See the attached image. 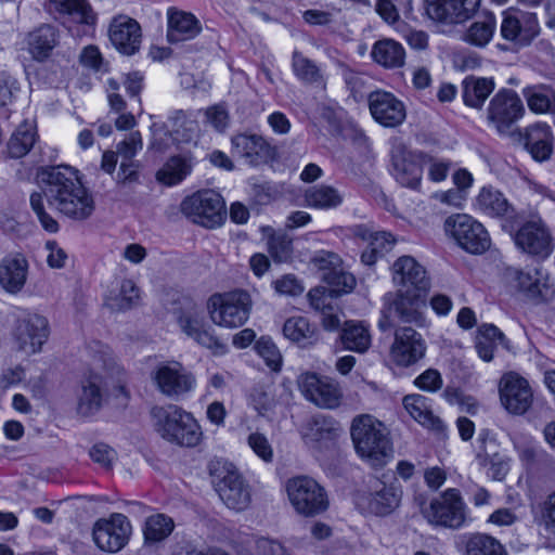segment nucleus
<instances>
[{
    "label": "nucleus",
    "mask_w": 555,
    "mask_h": 555,
    "mask_svg": "<svg viewBox=\"0 0 555 555\" xmlns=\"http://www.w3.org/2000/svg\"><path fill=\"white\" fill-rule=\"evenodd\" d=\"M38 178L43 184V194L49 205L61 215L75 221H83L92 216L95 209L93 196L82 185L74 168H43Z\"/></svg>",
    "instance_id": "f257e3e1"
},
{
    "label": "nucleus",
    "mask_w": 555,
    "mask_h": 555,
    "mask_svg": "<svg viewBox=\"0 0 555 555\" xmlns=\"http://www.w3.org/2000/svg\"><path fill=\"white\" fill-rule=\"evenodd\" d=\"M89 374L81 383V392L78 397L77 411L88 416L99 411L103 401V387L109 383L122 389L124 370L116 363L108 347L96 344L90 350Z\"/></svg>",
    "instance_id": "f03ea898"
},
{
    "label": "nucleus",
    "mask_w": 555,
    "mask_h": 555,
    "mask_svg": "<svg viewBox=\"0 0 555 555\" xmlns=\"http://www.w3.org/2000/svg\"><path fill=\"white\" fill-rule=\"evenodd\" d=\"M350 437L360 459L372 467L385 466L393 455L390 434L386 425L371 414L353 417Z\"/></svg>",
    "instance_id": "7ed1b4c3"
},
{
    "label": "nucleus",
    "mask_w": 555,
    "mask_h": 555,
    "mask_svg": "<svg viewBox=\"0 0 555 555\" xmlns=\"http://www.w3.org/2000/svg\"><path fill=\"white\" fill-rule=\"evenodd\" d=\"M151 417L155 431L166 441L193 448L203 439L202 427L191 412L177 404L154 406Z\"/></svg>",
    "instance_id": "20e7f679"
},
{
    "label": "nucleus",
    "mask_w": 555,
    "mask_h": 555,
    "mask_svg": "<svg viewBox=\"0 0 555 555\" xmlns=\"http://www.w3.org/2000/svg\"><path fill=\"white\" fill-rule=\"evenodd\" d=\"M415 502L423 517L433 526L460 529L470 521L468 507L455 488L447 489L428 504L423 495L416 496Z\"/></svg>",
    "instance_id": "39448f33"
},
{
    "label": "nucleus",
    "mask_w": 555,
    "mask_h": 555,
    "mask_svg": "<svg viewBox=\"0 0 555 555\" xmlns=\"http://www.w3.org/2000/svg\"><path fill=\"white\" fill-rule=\"evenodd\" d=\"M251 307L250 295L242 289L214 294L207 301L211 321L225 328L244 325L249 318Z\"/></svg>",
    "instance_id": "423d86ee"
},
{
    "label": "nucleus",
    "mask_w": 555,
    "mask_h": 555,
    "mask_svg": "<svg viewBox=\"0 0 555 555\" xmlns=\"http://www.w3.org/2000/svg\"><path fill=\"white\" fill-rule=\"evenodd\" d=\"M291 505L297 514L313 517L325 512L328 507V498L325 489L313 478L296 476L289 478L285 485Z\"/></svg>",
    "instance_id": "0eeeda50"
},
{
    "label": "nucleus",
    "mask_w": 555,
    "mask_h": 555,
    "mask_svg": "<svg viewBox=\"0 0 555 555\" xmlns=\"http://www.w3.org/2000/svg\"><path fill=\"white\" fill-rule=\"evenodd\" d=\"M181 211L192 222L208 229L220 227L227 216L224 199L212 190L198 191L185 197Z\"/></svg>",
    "instance_id": "6e6552de"
},
{
    "label": "nucleus",
    "mask_w": 555,
    "mask_h": 555,
    "mask_svg": "<svg viewBox=\"0 0 555 555\" xmlns=\"http://www.w3.org/2000/svg\"><path fill=\"white\" fill-rule=\"evenodd\" d=\"M526 114L519 94L509 88H501L490 99L487 107V120L500 134L511 133L512 127Z\"/></svg>",
    "instance_id": "1a4fd4ad"
},
{
    "label": "nucleus",
    "mask_w": 555,
    "mask_h": 555,
    "mask_svg": "<svg viewBox=\"0 0 555 555\" xmlns=\"http://www.w3.org/2000/svg\"><path fill=\"white\" fill-rule=\"evenodd\" d=\"M444 230L463 249L470 254H482L489 249L491 238L481 222L466 214L447 218Z\"/></svg>",
    "instance_id": "9d476101"
},
{
    "label": "nucleus",
    "mask_w": 555,
    "mask_h": 555,
    "mask_svg": "<svg viewBox=\"0 0 555 555\" xmlns=\"http://www.w3.org/2000/svg\"><path fill=\"white\" fill-rule=\"evenodd\" d=\"M151 377L157 390L170 399L183 398L196 388L195 375L177 361L160 363Z\"/></svg>",
    "instance_id": "9b49d317"
},
{
    "label": "nucleus",
    "mask_w": 555,
    "mask_h": 555,
    "mask_svg": "<svg viewBox=\"0 0 555 555\" xmlns=\"http://www.w3.org/2000/svg\"><path fill=\"white\" fill-rule=\"evenodd\" d=\"M12 335L17 351L34 356L41 352L49 338V322L43 315L28 313L17 320Z\"/></svg>",
    "instance_id": "f8f14e48"
},
{
    "label": "nucleus",
    "mask_w": 555,
    "mask_h": 555,
    "mask_svg": "<svg viewBox=\"0 0 555 555\" xmlns=\"http://www.w3.org/2000/svg\"><path fill=\"white\" fill-rule=\"evenodd\" d=\"M310 263L336 296L350 293L354 288L356 279L347 271L339 255L328 250H319L313 255Z\"/></svg>",
    "instance_id": "ddd939ff"
},
{
    "label": "nucleus",
    "mask_w": 555,
    "mask_h": 555,
    "mask_svg": "<svg viewBox=\"0 0 555 555\" xmlns=\"http://www.w3.org/2000/svg\"><path fill=\"white\" fill-rule=\"evenodd\" d=\"M132 527L129 519L119 513L95 521L92 537L95 545L104 552L117 553L128 543Z\"/></svg>",
    "instance_id": "4468645a"
},
{
    "label": "nucleus",
    "mask_w": 555,
    "mask_h": 555,
    "mask_svg": "<svg viewBox=\"0 0 555 555\" xmlns=\"http://www.w3.org/2000/svg\"><path fill=\"white\" fill-rule=\"evenodd\" d=\"M515 245L524 253L546 258L553 251L552 235L543 219L533 215L513 236Z\"/></svg>",
    "instance_id": "2eb2a0df"
},
{
    "label": "nucleus",
    "mask_w": 555,
    "mask_h": 555,
    "mask_svg": "<svg viewBox=\"0 0 555 555\" xmlns=\"http://www.w3.org/2000/svg\"><path fill=\"white\" fill-rule=\"evenodd\" d=\"M500 401L513 415H524L533 403V390L529 382L516 372L505 373L499 383Z\"/></svg>",
    "instance_id": "dca6fc26"
},
{
    "label": "nucleus",
    "mask_w": 555,
    "mask_h": 555,
    "mask_svg": "<svg viewBox=\"0 0 555 555\" xmlns=\"http://www.w3.org/2000/svg\"><path fill=\"white\" fill-rule=\"evenodd\" d=\"M501 35L505 40L530 43L540 33L534 13L508 9L502 14Z\"/></svg>",
    "instance_id": "f3484780"
},
{
    "label": "nucleus",
    "mask_w": 555,
    "mask_h": 555,
    "mask_svg": "<svg viewBox=\"0 0 555 555\" xmlns=\"http://www.w3.org/2000/svg\"><path fill=\"white\" fill-rule=\"evenodd\" d=\"M221 501L236 512L245 511L251 502V489L235 467L225 469L216 488Z\"/></svg>",
    "instance_id": "a211bd4d"
},
{
    "label": "nucleus",
    "mask_w": 555,
    "mask_h": 555,
    "mask_svg": "<svg viewBox=\"0 0 555 555\" xmlns=\"http://www.w3.org/2000/svg\"><path fill=\"white\" fill-rule=\"evenodd\" d=\"M367 101L372 117L383 127H398L406 118L404 103L391 92L384 90L373 91L370 93Z\"/></svg>",
    "instance_id": "6ab92c4d"
},
{
    "label": "nucleus",
    "mask_w": 555,
    "mask_h": 555,
    "mask_svg": "<svg viewBox=\"0 0 555 555\" xmlns=\"http://www.w3.org/2000/svg\"><path fill=\"white\" fill-rule=\"evenodd\" d=\"M178 324L181 331L199 346L218 356L227 352V346L214 334V330L206 323L202 312L185 311L179 317Z\"/></svg>",
    "instance_id": "aec40b11"
},
{
    "label": "nucleus",
    "mask_w": 555,
    "mask_h": 555,
    "mask_svg": "<svg viewBox=\"0 0 555 555\" xmlns=\"http://www.w3.org/2000/svg\"><path fill=\"white\" fill-rule=\"evenodd\" d=\"M426 343L422 335L410 326L398 327L390 347L391 360L400 366H410L425 356Z\"/></svg>",
    "instance_id": "412c9836"
},
{
    "label": "nucleus",
    "mask_w": 555,
    "mask_h": 555,
    "mask_svg": "<svg viewBox=\"0 0 555 555\" xmlns=\"http://www.w3.org/2000/svg\"><path fill=\"white\" fill-rule=\"evenodd\" d=\"M426 13L433 21L457 24L475 15L480 0H425Z\"/></svg>",
    "instance_id": "4be33fe9"
},
{
    "label": "nucleus",
    "mask_w": 555,
    "mask_h": 555,
    "mask_svg": "<svg viewBox=\"0 0 555 555\" xmlns=\"http://www.w3.org/2000/svg\"><path fill=\"white\" fill-rule=\"evenodd\" d=\"M298 384L305 397L320 408L335 409L340 404L341 391L333 380L305 373L300 375Z\"/></svg>",
    "instance_id": "5701e85b"
},
{
    "label": "nucleus",
    "mask_w": 555,
    "mask_h": 555,
    "mask_svg": "<svg viewBox=\"0 0 555 555\" xmlns=\"http://www.w3.org/2000/svg\"><path fill=\"white\" fill-rule=\"evenodd\" d=\"M402 494V487L399 483L387 485L376 481L361 498V505L376 516H387L399 507Z\"/></svg>",
    "instance_id": "b1692460"
},
{
    "label": "nucleus",
    "mask_w": 555,
    "mask_h": 555,
    "mask_svg": "<svg viewBox=\"0 0 555 555\" xmlns=\"http://www.w3.org/2000/svg\"><path fill=\"white\" fill-rule=\"evenodd\" d=\"M393 282L398 291L405 293H425L429 288L426 271L413 257H400L393 263Z\"/></svg>",
    "instance_id": "393cba45"
},
{
    "label": "nucleus",
    "mask_w": 555,
    "mask_h": 555,
    "mask_svg": "<svg viewBox=\"0 0 555 555\" xmlns=\"http://www.w3.org/2000/svg\"><path fill=\"white\" fill-rule=\"evenodd\" d=\"M337 431L338 428L333 418L318 414L302 425L300 434L307 447L321 451L334 444Z\"/></svg>",
    "instance_id": "a878e982"
},
{
    "label": "nucleus",
    "mask_w": 555,
    "mask_h": 555,
    "mask_svg": "<svg viewBox=\"0 0 555 555\" xmlns=\"http://www.w3.org/2000/svg\"><path fill=\"white\" fill-rule=\"evenodd\" d=\"M141 26L127 15L116 16L109 26V39L121 53L134 54L141 43Z\"/></svg>",
    "instance_id": "bb28decb"
},
{
    "label": "nucleus",
    "mask_w": 555,
    "mask_h": 555,
    "mask_svg": "<svg viewBox=\"0 0 555 555\" xmlns=\"http://www.w3.org/2000/svg\"><path fill=\"white\" fill-rule=\"evenodd\" d=\"M201 31L202 24L194 14L176 8L167 10V39L170 43L192 40Z\"/></svg>",
    "instance_id": "cd10ccee"
},
{
    "label": "nucleus",
    "mask_w": 555,
    "mask_h": 555,
    "mask_svg": "<svg viewBox=\"0 0 555 555\" xmlns=\"http://www.w3.org/2000/svg\"><path fill=\"white\" fill-rule=\"evenodd\" d=\"M554 134L546 122H535L525 128L524 144L532 158L537 162L550 159L553 153Z\"/></svg>",
    "instance_id": "c85d7f7f"
},
{
    "label": "nucleus",
    "mask_w": 555,
    "mask_h": 555,
    "mask_svg": "<svg viewBox=\"0 0 555 555\" xmlns=\"http://www.w3.org/2000/svg\"><path fill=\"white\" fill-rule=\"evenodd\" d=\"M513 281L519 292L531 300L548 299L553 293L548 283V276L542 269L515 270Z\"/></svg>",
    "instance_id": "c756f323"
},
{
    "label": "nucleus",
    "mask_w": 555,
    "mask_h": 555,
    "mask_svg": "<svg viewBox=\"0 0 555 555\" xmlns=\"http://www.w3.org/2000/svg\"><path fill=\"white\" fill-rule=\"evenodd\" d=\"M474 206L477 211L491 218H509L514 215V207L506 196L491 185L479 190Z\"/></svg>",
    "instance_id": "7c9ffc66"
},
{
    "label": "nucleus",
    "mask_w": 555,
    "mask_h": 555,
    "mask_svg": "<svg viewBox=\"0 0 555 555\" xmlns=\"http://www.w3.org/2000/svg\"><path fill=\"white\" fill-rule=\"evenodd\" d=\"M422 156L410 152L397 151L392 154V175L403 186L416 189L421 184L423 168Z\"/></svg>",
    "instance_id": "2f4dec72"
},
{
    "label": "nucleus",
    "mask_w": 555,
    "mask_h": 555,
    "mask_svg": "<svg viewBox=\"0 0 555 555\" xmlns=\"http://www.w3.org/2000/svg\"><path fill=\"white\" fill-rule=\"evenodd\" d=\"M232 154L249 165H257L269 154L270 145L263 137L255 133H238L232 137Z\"/></svg>",
    "instance_id": "473e14b6"
},
{
    "label": "nucleus",
    "mask_w": 555,
    "mask_h": 555,
    "mask_svg": "<svg viewBox=\"0 0 555 555\" xmlns=\"http://www.w3.org/2000/svg\"><path fill=\"white\" fill-rule=\"evenodd\" d=\"M28 262L20 254L9 255L0 262V285L11 294L18 293L26 283Z\"/></svg>",
    "instance_id": "72a5a7b5"
},
{
    "label": "nucleus",
    "mask_w": 555,
    "mask_h": 555,
    "mask_svg": "<svg viewBox=\"0 0 555 555\" xmlns=\"http://www.w3.org/2000/svg\"><path fill=\"white\" fill-rule=\"evenodd\" d=\"M495 81L492 77L467 76L462 81V98L465 105L481 109L493 92Z\"/></svg>",
    "instance_id": "f704fd0d"
},
{
    "label": "nucleus",
    "mask_w": 555,
    "mask_h": 555,
    "mask_svg": "<svg viewBox=\"0 0 555 555\" xmlns=\"http://www.w3.org/2000/svg\"><path fill=\"white\" fill-rule=\"evenodd\" d=\"M423 293H405L398 291L397 297L389 310L393 312L401 322L423 325L425 318L421 311V296Z\"/></svg>",
    "instance_id": "c9c22d12"
},
{
    "label": "nucleus",
    "mask_w": 555,
    "mask_h": 555,
    "mask_svg": "<svg viewBox=\"0 0 555 555\" xmlns=\"http://www.w3.org/2000/svg\"><path fill=\"white\" fill-rule=\"evenodd\" d=\"M530 112L537 115H555V89L545 83L526 86L522 91Z\"/></svg>",
    "instance_id": "e433bc0d"
},
{
    "label": "nucleus",
    "mask_w": 555,
    "mask_h": 555,
    "mask_svg": "<svg viewBox=\"0 0 555 555\" xmlns=\"http://www.w3.org/2000/svg\"><path fill=\"white\" fill-rule=\"evenodd\" d=\"M496 20L491 12L480 14L462 35V40L476 48H485L492 40Z\"/></svg>",
    "instance_id": "4c0bfd02"
},
{
    "label": "nucleus",
    "mask_w": 555,
    "mask_h": 555,
    "mask_svg": "<svg viewBox=\"0 0 555 555\" xmlns=\"http://www.w3.org/2000/svg\"><path fill=\"white\" fill-rule=\"evenodd\" d=\"M56 43V29L51 25H42L28 35L27 50L35 60L43 61L51 54Z\"/></svg>",
    "instance_id": "58836bf2"
},
{
    "label": "nucleus",
    "mask_w": 555,
    "mask_h": 555,
    "mask_svg": "<svg viewBox=\"0 0 555 555\" xmlns=\"http://www.w3.org/2000/svg\"><path fill=\"white\" fill-rule=\"evenodd\" d=\"M505 335L493 324L479 326L475 337V349L478 357L485 362L493 360L494 350L499 344L506 345Z\"/></svg>",
    "instance_id": "ea45409f"
},
{
    "label": "nucleus",
    "mask_w": 555,
    "mask_h": 555,
    "mask_svg": "<svg viewBox=\"0 0 555 555\" xmlns=\"http://www.w3.org/2000/svg\"><path fill=\"white\" fill-rule=\"evenodd\" d=\"M345 349L364 353L372 344L369 326L362 321H347L340 335Z\"/></svg>",
    "instance_id": "a19ab883"
},
{
    "label": "nucleus",
    "mask_w": 555,
    "mask_h": 555,
    "mask_svg": "<svg viewBox=\"0 0 555 555\" xmlns=\"http://www.w3.org/2000/svg\"><path fill=\"white\" fill-rule=\"evenodd\" d=\"M141 295L137 284L129 279L120 282L117 291H111L105 299L106 306L113 311H127L140 304Z\"/></svg>",
    "instance_id": "79ce46f5"
},
{
    "label": "nucleus",
    "mask_w": 555,
    "mask_h": 555,
    "mask_svg": "<svg viewBox=\"0 0 555 555\" xmlns=\"http://www.w3.org/2000/svg\"><path fill=\"white\" fill-rule=\"evenodd\" d=\"M371 56L377 64L386 68H397L404 64L405 51L399 42L392 39H383L374 43Z\"/></svg>",
    "instance_id": "37998d69"
},
{
    "label": "nucleus",
    "mask_w": 555,
    "mask_h": 555,
    "mask_svg": "<svg viewBox=\"0 0 555 555\" xmlns=\"http://www.w3.org/2000/svg\"><path fill=\"white\" fill-rule=\"evenodd\" d=\"M403 406L410 416L422 426L440 429L441 421L436 417L428 404V399L421 395H409L403 398Z\"/></svg>",
    "instance_id": "c03bdc74"
},
{
    "label": "nucleus",
    "mask_w": 555,
    "mask_h": 555,
    "mask_svg": "<svg viewBox=\"0 0 555 555\" xmlns=\"http://www.w3.org/2000/svg\"><path fill=\"white\" fill-rule=\"evenodd\" d=\"M50 9L70 16L75 22L93 25L96 15L87 0H49Z\"/></svg>",
    "instance_id": "a18cd8bd"
},
{
    "label": "nucleus",
    "mask_w": 555,
    "mask_h": 555,
    "mask_svg": "<svg viewBox=\"0 0 555 555\" xmlns=\"http://www.w3.org/2000/svg\"><path fill=\"white\" fill-rule=\"evenodd\" d=\"M308 207L317 209H333L343 203V196L333 186L320 184L306 190L304 195Z\"/></svg>",
    "instance_id": "49530a36"
},
{
    "label": "nucleus",
    "mask_w": 555,
    "mask_h": 555,
    "mask_svg": "<svg viewBox=\"0 0 555 555\" xmlns=\"http://www.w3.org/2000/svg\"><path fill=\"white\" fill-rule=\"evenodd\" d=\"M35 141V125L30 121L22 122L8 142L9 155L13 158H21L25 156L34 146Z\"/></svg>",
    "instance_id": "de8ad7c7"
},
{
    "label": "nucleus",
    "mask_w": 555,
    "mask_h": 555,
    "mask_svg": "<svg viewBox=\"0 0 555 555\" xmlns=\"http://www.w3.org/2000/svg\"><path fill=\"white\" fill-rule=\"evenodd\" d=\"M466 555H508L505 546L487 533H473L465 543Z\"/></svg>",
    "instance_id": "09e8293b"
},
{
    "label": "nucleus",
    "mask_w": 555,
    "mask_h": 555,
    "mask_svg": "<svg viewBox=\"0 0 555 555\" xmlns=\"http://www.w3.org/2000/svg\"><path fill=\"white\" fill-rule=\"evenodd\" d=\"M175 528L173 520L165 514H155L146 518L143 534L149 543H157L167 539Z\"/></svg>",
    "instance_id": "8fccbe9b"
},
{
    "label": "nucleus",
    "mask_w": 555,
    "mask_h": 555,
    "mask_svg": "<svg viewBox=\"0 0 555 555\" xmlns=\"http://www.w3.org/2000/svg\"><path fill=\"white\" fill-rule=\"evenodd\" d=\"M292 67L295 76L305 83L321 85L324 81L320 67L298 51L293 53Z\"/></svg>",
    "instance_id": "3c124183"
},
{
    "label": "nucleus",
    "mask_w": 555,
    "mask_h": 555,
    "mask_svg": "<svg viewBox=\"0 0 555 555\" xmlns=\"http://www.w3.org/2000/svg\"><path fill=\"white\" fill-rule=\"evenodd\" d=\"M477 461L481 467L487 468V476L492 480L502 481L509 472V457L498 452L491 454L487 451L479 452Z\"/></svg>",
    "instance_id": "603ef678"
},
{
    "label": "nucleus",
    "mask_w": 555,
    "mask_h": 555,
    "mask_svg": "<svg viewBox=\"0 0 555 555\" xmlns=\"http://www.w3.org/2000/svg\"><path fill=\"white\" fill-rule=\"evenodd\" d=\"M267 247L268 253L275 262H287L292 259L294 253L293 237L285 232H275L268 230Z\"/></svg>",
    "instance_id": "864d4df0"
},
{
    "label": "nucleus",
    "mask_w": 555,
    "mask_h": 555,
    "mask_svg": "<svg viewBox=\"0 0 555 555\" xmlns=\"http://www.w3.org/2000/svg\"><path fill=\"white\" fill-rule=\"evenodd\" d=\"M284 336L294 343H312L315 328L301 315L288 318L283 326Z\"/></svg>",
    "instance_id": "5fc2aeb1"
},
{
    "label": "nucleus",
    "mask_w": 555,
    "mask_h": 555,
    "mask_svg": "<svg viewBox=\"0 0 555 555\" xmlns=\"http://www.w3.org/2000/svg\"><path fill=\"white\" fill-rule=\"evenodd\" d=\"M514 449L522 465L529 469L541 462L545 453L538 447L537 442L527 436L512 437Z\"/></svg>",
    "instance_id": "6e6d98bb"
},
{
    "label": "nucleus",
    "mask_w": 555,
    "mask_h": 555,
    "mask_svg": "<svg viewBox=\"0 0 555 555\" xmlns=\"http://www.w3.org/2000/svg\"><path fill=\"white\" fill-rule=\"evenodd\" d=\"M191 167L182 157H171L157 172V180L166 185L180 183L189 173Z\"/></svg>",
    "instance_id": "4d7b16f0"
},
{
    "label": "nucleus",
    "mask_w": 555,
    "mask_h": 555,
    "mask_svg": "<svg viewBox=\"0 0 555 555\" xmlns=\"http://www.w3.org/2000/svg\"><path fill=\"white\" fill-rule=\"evenodd\" d=\"M272 287L280 296L296 297L304 293L305 287L300 280L294 274H284L272 281Z\"/></svg>",
    "instance_id": "13d9d810"
},
{
    "label": "nucleus",
    "mask_w": 555,
    "mask_h": 555,
    "mask_svg": "<svg viewBox=\"0 0 555 555\" xmlns=\"http://www.w3.org/2000/svg\"><path fill=\"white\" fill-rule=\"evenodd\" d=\"M247 444L253 452L264 463H271L274 452L266 435L255 431L247 437Z\"/></svg>",
    "instance_id": "bf43d9fd"
},
{
    "label": "nucleus",
    "mask_w": 555,
    "mask_h": 555,
    "mask_svg": "<svg viewBox=\"0 0 555 555\" xmlns=\"http://www.w3.org/2000/svg\"><path fill=\"white\" fill-rule=\"evenodd\" d=\"M256 350L271 370H280L282 364V356L276 346L271 340L264 338L259 339L256 343Z\"/></svg>",
    "instance_id": "052dcab7"
},
{
    "label": "nucleus",
    "mask_w": 555,
    "mask_h": 555,
    "mask_svg": "<svg viewBox=\"0 0 555 555\" xmlns=\"http://www.w3.org/2000/svg\"><path fill=\"white\" fill-rule=\"evenodd\" d=\"M143 147L142 137L139 131L130 132L120 143L117 144V154L122 160H133V157Z\"/></svg>",
    "instance_id": "680f3d73"
},
{
    "label": "nucleus",
    "mask_w": 555,
    "mask_h": 555,
    "mask_svg": "<svg viewBox=\"0 0 555 555\" xmlns=\"http://www.w3.org/2000/svg\"><path fill=\"white\" fill-rule=\"evenodd\" d=\"M30 206L47 231L54 233L59 230L56 220L44 211L43 195L41 193L35 192L30 195Z\"/></svg>",
    "instance_id": "e2e57ef3"
},
{
    "label": "nucleus",
    "mask_w": 555,
    "mask_h": 555,
    "mask_svg": "<svg viewBox=\"0 0 555 555\" xmlns=\"http://www.w3.org/2000/svg\"><path fill=\"white\" fill-rule=\"evenodd\" d=\"M18 91L17 80L8 72H0V107L10 105Z\"/></svg>",
    "instance_id": "0e129e2a"
},
{
    "label": "nucleus",
    "mask_w": 555,
    "mask_h": 555,
    "mask_svg": "<svg viewBox=\"0 0 555 555\" xmlns=\"http://www.w3.org/2000/svg\"><path fill=\"white\" fill-rule=\"evenodd\" d=\"M422 162L427 165L428 178L433 182H441L447 179L451 163L431 156H422Z\"/></svg>",
    "instance_id": "69168bd1"
},
{
    "label": "nucleus",
    "mask_w": 555,
    "mask_h": 555,
    "mask_svg": "<svg viewBox=\"0 0 555 555\" xmlns=\"http://www.w3.org/2000/svg\"><path fill=\"white\" fill-rule=\"evenodd\" d=\"M139 178L140 164L135 160H121L116 178L117 183L130 185L139 182Z\"/></svg>",
    "instance_id": "338daca9"
},
{
    "label": "nucleus",
    "mask_w": 555,
    "mask_h": 555,
    "mask_svg": "<svg viewBox=\"0 0 555 555\" xmlns=\"http://www.w3.org/2000/svg\"><path fill=\"white\" fill-rule=\"evenodd\" d=\"M255 555H291L278 541L268 538L255 540Z\"/></svg>",
    "instance_id": "774afa93"
}]
</instances>
